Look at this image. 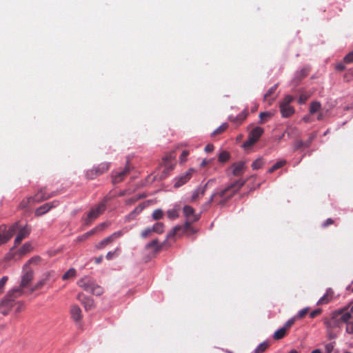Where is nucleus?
Here are the masks:
<instances>
[{"mask_svg":"<svg viewBox=\"0 0 353 353\" xmlns=\"http://www.w3.org/2000/svg\"><path fill=\"white\" fill-rule=\"evenodd\" d=\"M58 205H59V201H54L52 202L46 203L36 209L35 215L37 216H41L44 214H46V212H48L52 208L57 206Z\"/></svg>","mask_w":353,"mask_h":353,"instance_id":"2eb2a0df","label":"nucleus"},{"mask_svg":"<svg viewBox=\"0 0 353 353\" xmlns=\"http://www.w3.org/2000/svg\"><path fill=\"white\" fill-rule=\"evenodd\" d=\"M40 261V257L39 256H34V257H32L31 258L28 262L26 264H28V266L29 265V264L30 263H37L39 261Z\"/></svg>","mask_w":353,"mask_h":353,"instance_id":"69168bd1","label":"nucleus"},{"mask_svg":"<svg viewBox=\"0 0 353 353\" xmlns=\"http://www.w3.org/2000/svg\"><path fill=\"white\" fill-rule=\"evenodd\" d=\"M264 132L263 128L261 127H255L250 132L249 136L254 138L256 141H258Z\"/></svg>","mask_w":353,"mask_h":353,"instance_id":"a878e982","label":"nucleus"},{"mask_svg":"<svg viewBox=\"0 0 353 353\" xmlns=\"http://www.w3.org/2000/svg\"><path fill=\"white\" fill-rule=\"evenodd\" d=\"M256 141H256L254 138L248 135V139L243 143V146L245 149L249 148L252 147Z\"/></svg>","mask_w":353,"mask_h":353,"instance_id":"a18cd8bd","label":"nucleus"},{"mask_svg":"<svg viewBox=\"0 0 353 353\" xmlns=\"http://www.w3.org/2000/svg\"><path fill=\"white\" fill-rule=\"evenodd\" d=\"M334 349V345L332 343H327L325 345V350L326 353H331Z\"/></svg>","mask_w":353,"mask_h":353,"instance_id":"0e129e2a","label":"nucleus"},{"mask_svg":"<svg viewBox=\"0 0 353 353\" xmlns=\"http://www.w3.org/2000/svg\"><path fill=\"white\" fill-rule=\"evenodd\" d=\"M163 224L162 222H157L156 224L154 225L153 228H152V232H155L157 233H161L163 231Z\"/></svg>","mask_w":353,"mask_h":353,"instance_id":"79ce46f5","label":"nucleus"},{"mask_svg":"<svg viewBox=\"0 0 353 353\" xmlns=\"http://www.w3.org/2000/svg\"><path fill=\"white\" fill-rule=\"evenodd\" d=\"M301 148H306L305 142L301 140L296 141L294 144V149L299 150Z\"/></svg>","mask_w":353,"mask_h":353,"instance_id":"3c124183","label":"nucleus"},{"mask_svg":"<svg viewBox=\"0 0 353 353\" xmlns=\"http://www.w3.org/2000/svg\"><path fill=\"white\" fill-rule=\"evenodd\" d=\"M346 332L350 334H353V322H350L347 324Z\"/></svg>","mask_w":353,"mask_h":353,"instance_id":"e2e57ef3","label":"nucleus"},{"mask_svg":"<svg viewBox=\"0 0 353 353\" xmlns=\"http://www.w3.org/2000/svg\"><path fill=\"white\" fill-rule=\"evenodd\" d=\"M194 172V169L190 168L184 173L176 177L174 179V187L178 188L185 184L192 178Z\"/></svg>","mask_w":353,"mask_h":353,"instance_id":"6e6552de","label":"nucleus"},{"mask_svg":"<svg viewBox=\"0 0 353 353\" xmlns=\"http://www.w3.org/2000/svg\"><path fill=\"white\" fill-rule=\"evenodd\" d=\"M143 209V206L139 205L130 214L131 219H134V214H139Z\"/></svg>","mask_w":353,"mask_h":353,"instance_id":"4d7b16f0","label":"nucleus"},{"mask_svg":"<svg viewBox=\"0 0 353 353\" xmlns=\"http://www.w3.org/2000/svg\"><path fill=\"white\" fill-rule=\"evenodd\" d=\"M228 128V123H223L221 126H219L218 128H216L215 130L213 131L212 133V137L216 136L218 134H220L223 133L224 131L226 130V129Z\"/></svg>","mask_w":353,"mask_h":353,"instance_id":"f704fd0d","label":"nucleus"},{"mask_svg":"<svg viewBox=\"0 0 353 353\" xmlns=\"http://www.w3.org/2000/svg\"><path fill=\"white\" fill-rule=\"evenodd\" d=\"M33 279V270L28 268V264H26L23 268L19 285L12 288V292L11 293H14L17 296H21L31 294L35 291L34 285H32Z\"/></svg>","mask_w":353,"mask_h":353,"instance_id":"f03ea898","label":"nucleus"},{"mask_svg":"<svg viewBox=\"0 0 353 353\" xmlns=\"http://www.w3.org/2000/svg\"><path fill=\"white\" fill-rule=\"evenodd\" d=\"M296 319V316H294L290 319H288L286 323H285V325H283V327L287 330L288 329H289L293 324L295 322Z\"/></svg>","mask_w":353,"mask_h":353,"instance_id":"603ef678","label":"nucleus"},{"mask_svg":"<svg viewBox=\"0 0 353 353\" xmlns=\"http://www.w3.org/2000/svg\"><path fill=\"white\" fill-rule=\"evenodd\" d=\"M316 134L315 132L312 133L311 134H310L308 139L305 141H304L305 143V147L306 148H309L312 142L316 138Z\"/></svg>","mask_w":353,"mask_h":353,"instance_id":"8fccbe9b","label":"nucleus"},{"mask_svg":"<svg viewBox=\"0 0 353 353\" xmlns=\"http://www.w3.org/2000/svg\"><path fill=\"white\" fill-rule=\"evenodd\" d=\"M145 248L146 249L152 248L154 250V251L157 252L159 250H160L161 246L159 245L157 239H154L152 241H150L146 244Z\"/></svg>","mask_w":353,"mask_h":353,"instance_id":"2f4dec72","label":"nucleus"},{"mask_svg":"<svg viewBox=\"0 0 353 353\" xmlns=\"http://www.w3.org/2000/svg\"><path fill=\"white\" fill-rule=\"evenodd\" d=\"M276 88L277 85H274V86L271 87L264 95V98L267 99L268 97H270L273 93H274Z\"/></svg>","mask_w":353,"mask_h":353,"instance_id":"6e6d98bb","label":"nucleus"},{"mask_svg":"<svg viewBox=\"0 0 353 353\" xmlns=\"http://www.w3.org/2000/svg\"><path fill=\"white\" fill-rule=\"evenodd\" d=\"M311 96L310 93L308 92H302L301 93L299 99H298V103L299 104H303L306 102V101L310 98Z\"/></svg>","mask_w":353,"mask_h":353,"instance_id":"4c0bfd02","label":"nucleus"},{"mask_svg":"<svg viewBox=\"0 0 353 353\" xmlns=\"http://www.w3.org/2000/svg\"><path fill=\"white\" fill-rule=\"evenodd\" d=\"M33 249L32 243L30 242H27L24 243L18 250V254L19 256L25 255L29 252H30Z\"/></svg>","mask_w":353,"mask_h":353,"instance_id":"b1692460","label":"nucleus"},{"mask_svg":"<svg viewBox=\"0 0 353 353\" xmlns=\"http://www.w3.org/2000/svg\"><path fill=\"white\" fill-rule=\"evenodd\" d=\"M244 184L245 181H236L225 189L212 194L210 201L223 206Z\"/></svg>","mask_w":353,"mask_h":353,"instance_id":"7ed1b4c3","label":"nucleus"},{"mask_svg":"<svg viewBox=\"0 0 353 353\" xmlns=\"http://www.w3.org/2000/svg\"><path fill=\"white\" fill-rule=\"evenodd\" d=\"M77 299L83 305L85 310H90L93 307L94 301L91 298L85 297L83 294H79Z\"/></svg>","mask_w":353,"mask_h":353,"instance_id":"dca6fc26","label":"nucleus"},{"mask_svg":"<svg viewBox=\"0 0 353 353\" xmlns=\"http://www.w3.org/2000/svg\"><path fill=\"white\" fill-rule=\"evenodd\" d=\"M343 61L345 63H353V52L348 53L344 58Z\"/></svg>","mask_w":353,"mask_h":353,"instance_id":"5fc2aeb1","label":"nucleus"},{"mask_svg":"<svg viewBox=\"0 0 353 353\" xmlns=\"http://www.w3.org/2000/svg\"><path fill=\"white\" fill-rule=\"evenodd\" d=\"M334 296V292L331 288H327L325 294L319 299L317 305H323L328 303Z\"/></svg>","mask_w":353,"mask_h":353,"instance_id":"a211bd4d","label":"nucleus"},{"mask_svg":"<svg viewBox=\"0 0 353 353\" xmlns=\"http://www.w3.org/2000/svg\"><path fill=\"white\" fill-rule=\"evenodd\" d=\"M152 232V228H147L145 230H144L142 232H141V236L143 238H146L148 237V236L150 235V234Z\"/></svg>","mask_w":353,"mask_h":353,"instance_id":"052dcab7","label":"nucleus"},{"mask_svg":"<svg viewBox=\"0 0 353 353\" xmlns=\"http://www.w3.org/2000/svg\"><path fill=\"white\" fill-rule=\"evenodd\" d=\"M308 311H309L308 307H306L301 310L300 311H299L297 314L295 316H296V319L303 318L308 312Z\"/></svg>","mask_w":353,"mask_h":353,"instance_id":"864d4df0","label":"nucleus"},{"mask_svg":"<svg viewBox=\"0 0 353 353\" xmlns=\"http://www.w3.org/2000/svg\"><path fill=\"white\" fill-rule=\"evenodd\" d=\"M346 310L347 307H344L333 312L331 316L332 319H338L340 323L343 322L347 324L350 323L349 321L352 318V312L351 311L344 312Z\"/></svg>","mask_w":353,"mask_h":353,"instance_id":"9d476101","label":"nucleus"},{"mask_svg":"<svg viewBox=\"0 0 353 353\" xmlns=\"http://www.w3.org/2000/svg\"><path fill=\"white\" fill-rule=\"evenodd\" d=\"M189 154V152L187 150H183L180 156L181 162H184L186 161V158Z\"/></svg>","mask_w":353,"mask_h":353,"instance_id":"680f3d73","label":"nucleus"},{"mask_svg":"<svg viewBox=\"0 0 353 353\" xmlns=\"http://www.w3.org/2000/svg\"><path fill=\"white\" fill-rule=\"evenodd\" d=\"M334 321L333 323L328 320H325L324 321L325 325L327 328H332L334 327H339L340 326V322L338 319H332Z\"/></svg>","mask_w":353,"mask_h":353,"instance_id":"37998d69","label":"nucleus"},{"mask_svg":"<svg viewBox=\"0 0 353 353\" xmlns=\"http://www.w3.org/2000/svg\"><path fill=\"white\" fill-rule=\"evenodd\" d=\"M285 164H286V161H285V160L279 161L276 162V163H274L269 169L268 172L270 173H272L273 172H274L275 170H278L279 168H282L283 166H284Z\"/></svg>","mask_w":353,"mask_h":353,"instance_id":"72a5a7b5","label":"nucleus"},{"mask_svg":"<svg viewBox=\"0 0 353 353\" xmlns=\"http://www.w3.org/2000/svg\"><path fill=\"white\" fill-rule=\"evenodd\" d=\"M78 285L82 288L86 292H90L94 295L99 296L103 294V288L97 285L88 276L81 278L78 281Z\"/></svg>","mask_w":353,"mask_h":353,"instance_id":"20e7f679","label":"nucleus"},{"mask_svg":"<svg viewBox=\"0 0 353 353\" xmlns=\"http://www.w3.org/2000/svg\"><path fill=\"white\" fill-rule=\"evenodd\" d=\"M256 141H256L254 138L248 135V139L243 143V146L245 149L249 148L252 147Z\"/></svg>","mask_w":353,"mask_h":353,"instance_id":"c03bdc74","label":"nucleus"},{"mask_svg":"<svg viewBox=\"0 0 353 353\" xmlns=\"http://www.w3.org/2000/svg\"><path fill=\"white\" fill-rule=\"evenodd\" d=\"M121 232H114V234H112V235H110V236L104 239L103 240H102L101 241H100L97 245H96V248L97 249H101L103 248H104L105 246H106L108 244H109L110 243L112 242L116 238L119 237L121 236Z\"/></svg>","mask_w":353,"mask_h":353,"instance_id":"f3484780","label":"nucleus"},{"mask_svg":"<svg viewBox=\"0 0 353 353\" xmlns=\"http://www.w3.org/2000/svg\"><path fill=\"white\" fill-rule=\"evenodd\" d=\"M280 112L281 114L282 117L283 118H288L293 115L295 112V110L294 107L291 105L288 106H283L279 105Z\"/></svg>","mask_w":353,"mask_h":353,"instance_id":"aec40b11","label":"nucleus"},{"mask_svg":"<svg viewBox=\"0 0 353 353\" xmlns=\"http://www.w3.org/2000/svg\"><path fill=\"white\" fill-rule=\"evenodd\" d=\"M263 159L262 158H259L252 163V168L253 170H257L261 168L263 165Z\"/></svg>","mask_w":353,"mask_h":353,"instance_id":"58836bf2","label":"nucleus"},{"mask_svg":"<svg viewBox=\"0 0 353 353\" xmlns=\"http://www.w3.org/2000/svg\"><path fill=\"white\" fill-rule=\"evenodd\" d=\"M54 281V272H47L43 274L37 283L34 285L35 291L41 289L43 285L47 284L49 281Z\"/></svg>","mask_w":353,"mask_h":353,"instance_id":"f8f14e48","label":"nucleus"},{"mask_svg":"<svg viewBox=\"0 0 353 353\" xmlns=\"http://www.w3.org/2000/svg\"><path fill=\"white\" fill-rule=\"evenodd\" d=\"M321 108V104L319 101H312L310 105V113L313 114L317 112Z\"/></svg>","mask_w":353,"mask_h":353,"instance_id":"c756f323","label":"nucleus"},{"mask_svg":"<svg viewBox=\"0 0 353 353\" xmlns=\"http://www.w3.org/2000/svg\"><path fill=\"white\" fill-rule=\"evenodd\" d=\"M14 305H17V307L15 309L16 313L20 312L24 307V303L21 301H19L17 303L14 302Z\"/></svg>","mask_w":353,"mask_h":353,"instance_id":"13d9d810","label":"nucleus"},{"mask_svg":"<svg viewBox=\"0 0 353 353\" xmlns=\"http://www.w3.org/2000/svg\"><path fill=\"white\" fill-rule=\"evenodd\" d=\"M344 81L349 82L353 79V69H349L343 76Z\"/></svg>","mask_w":353,"mask_h":353,"instance_id":"de8ad7c7","label":"nucleus"},{"mask_svg":"<svg viewBox=\"0 0 353 353\" xmlns=\"http://www.w3.org/2000/svg\"><path fill=\"white\" fill-rule=\"evenodd\" d=\"M57 194L56 192H52L50 193L47 192L46 187L41 188L38 192L33 196V199L36 203H39L43 201L49 199Z\"/></svg>","mask_w":353,"mask_h":353,"instance_id":"9b49d317","label":"nucleus"},{"mask_svg":"<svg viewBox=\"0 0 353 353\" xmlns=\"http://www.w3.org/2000/svg\"><path fill=\"white\" fill-rule=\"evenodd\" d=\"M232 174L234 176H240L243 172L245 169V163L243 161H239L234 163L232 165Z\"/></svg>","mask_w":353,"mask_h":353,"instance_id":"412c9836","label":"nucleus"},{"mask_svg":"<svg viewBox=\"0 0 353 353\" xmlns=\"http://www.w3.org/2000/svg\"><path fill=\"white\" fill-rule=\"evenodd\" d=\"M107 226H108L107 223L105 222H103V223H100L99 225H98L94 228L87 232L85 233V236H91L97 233L102 232Z\"/></svg>","mask_w":353,"mask_h":353,"instance_id":"393cba45","label":"nucleus"},{"mask_svg":"<svg viewBox=\"0 0 353 353\" xmlns=\"http://www.w3.org/2000/svg\"><path fill=\"white\" fill-rule=\"evenodd\" d=\"M230 154L227 151H223L221 152L219 155V161L220 162H226L230 159Z\"/></svg>","mask_w":353,"mask_h":353,"instance_id":"a19ab883","label":"nucleus"},{"mask_svg":"<svg viewBox=\"0 0 353 353\" xmlns=\"http://www.w3.org/2000/svg\"><path fill=\"white\" fill-rule=\"evenodd\" d=\"M179 216V208L178 207H174L172 209H170L167 211V217L169 219H177Z\"/></svg>","mask_w":353,"mask_h":353,"instance_id":"bb28decb","label":"nucleus"},{"mask_svg":"<svg viewBox=\"0 0 353 353\" xmlns=\"http://www.w3.org/2000/svg\"><path fill=\"white\" fill-rule=\"evenodd\" d=\"M192 222L185 221L183 223V225H177L173 228V229L168 233V238L171 239L175 234L180 235L183 233H190V230L192 228L191 223Z\"/></svg>","mask_w":353,"mask_h":353,"instance_id":"1a4fd4ad","label":"nucleus"},{"mask_svg":"<svg viewBox=\"0 0 353 353\" xmlns=\"http://www.w3.org/2000/svg\"><path fill=\"white\" fill-rule=\"evenodd\" d=\"M286 331L287 330L283 327L279 329L274 333V335H273L274 339L279 340V339H283L285 336V335L286 334Z\"/></svg>","mask_w":353,"mask_h":353,"instance_id":"7c9ffc66","label":"nucleus"},{"mask_svg":"<svg viewBox=\"0 0 353 353\" xmlns=\"http://www.w3.org/2000/svg\"><path fill=\"white\" fill-rule=\"evenodd\" d=\"M248 115V110L245 109L241 113L236 117H230V121L234 123L236 125H240L246 119Z\"/></svg>","mask_w":353,"mask_h":353,"instance_id":"6ab92c4d","label":"nucleus"},{"mask_svg":"<svg viewBox=\"0 0 353 353\" xmlns=\"http://www.w3.org/2000/svg\"><path fill=\"white\" fill-rule=\"evenodd\" d=\"M76 275V270L74 268L69 269L63 276V280H68L70 278L74 277Z\"/></svg>","mask_w":353,"mask_h":353,"instance_id":"e433bc0d","label":"nucleus"},{"mask_svg":"<svg viewBox=\"0 0 353 353\" xmlns=\"http://www.w3.org/2000/svg\"><path fill=\"white\" fill-rule=\"evenodd\" d=\"M335 68H336V70H337L339 71H343L345 69V66L344 63H339L336 64Z\"/></svg>","mask_w":353,"mask_h":353,"instance_id":"338daca9","label":"nucleus"},{"mask_svg":"<svg viewBox=\"0 0 353 353\" xmlns=\"http://www.w3.org/2000/svg\"><path fill=\"white\" fill-rule=\"evenodd\" d=\"M131 170V167L130 166L129 163H128L125 167L123 170H122L120 172H112V183L116 184L121 183L124 180V179L128 176Z\"/></svg>","mask_w":353,"mask_h":353,"instance_id":"ddd939ff","label":"nucleus"},{"mask_svg":"<svg viewBox=\"0 0 353 353\" xmlns=\"http://www.w3.org/2000/svg\"><path fill=\"white\" fill-rule=\"evenodd\" d=\"M8 281V277L7 276H3L0 279V294L3 292L6 284Z\"/></svg>","mask_w":353,"mask_h":353,"instance_id":"09e8293b","label":"nucleus"},{"mask_svg":"<svg viewBox=\"0 0 353 353\" xmlns=\"http://www.w3.org/2000/svg\"><path fill=\"white\" fill-rule=\"evenodd\" d=\"M272 114L270 112H261L259 114L260 121L259 123L263 124L266 123L271 117Z\"/></svg>","mask_w":353,"mask_h":353,"instance_id":"473e14b6","label":"nucleus"},{"mask_svg":"<svg viewBox=\"0 0 353 353\" xmlns=\"http://www.w3.org/2000/svg\"><path fill=\"white\" fill-rule=\"evenodd\" d=\"M183 213L187 219L194 218V221H197L199 218L194 215V210L192 207L185 205L183 208Z\"/></svg>","mask_w":353,"mask_h":353,"instance_id":"4be33fe9","label":"nucleus"},{"mask_svg":"<svg viewBox=\"0 0 353 353\" xmlns=\"http://www.w3.org/2000/svg\"><path fill=\"white\" fill-rule=\"evenodd\" d=\"M105 210V201H102L96 206L93 207L88 213V217L90 219H96L99 218Z\"/></svg>","mask_w":353,"mask_h":353,"instance_id":"4468645a","label":"nucleus"},{"mask_svg":"<svg viewBox=\"0 0 353 353\" xmlns=\"http://www.w3.org/2000/svg\"><path fill=\"white\" fill-rule=\"evenodd\" d=\"M294 97L291 95H286L283 100L280 102L279 105L288 106L290 105V103L293 101Z\"/></svg>","mask_w":353,"mask_h":353,"instance_id":"ea45409f","label":"nucleus"},{"mask_svg":"<svg viewBox=\"0 0 353 353\" xmlns=\"http://www.w3.org/2000/svg\"><path fill=\"white\" fill-rule=\"evenodd\" d=\"M205 188H199L196 190H195L192 194L191 201H195L200 196H203L205 193Z\"/></svg>","mask_w":353,"mask_h":353,"instance_id":"c85d7f7f","label":"nucleus"},{"mask_svg":"<svg viewBox=\"0 0 353 353\" xmlns=\"http://www.w3.org/2000/svg\"><path fill=\"white\" fill-rule=\"evenodd\" d=\"M321 312H322L321 309H320V308L316 309L310 313V317L312 319H314V317H316V316L320 314L321 313Z\"/></svg>","mask_w":353,"mask_h":353,"instance_id":"bf43d9fd","label":"nucleus"},{"mask_svg":"<svg viewBox=\"0 0 353 353\" xmlns=\"http://www.w3.org/2000/svg\"><path fill=\"white\" fill-rule=\"evenodd\" d=\"M12 290L10 289L6 295L0 300V312L3 315H7L14 305V301L16 299L21 297L17 296L14 293H11Z\"/></svg>","mask_w":353,"mask_h":353,"instance_id":"39448f33","label":"nucleus"},{"mask_svg":"<svg viewBox=\"0 0 353 353\" xmlns=\"http://www.w3.org/2000/svg\"><path fill=\"white\" fill-rule=\"evenodd\" d=\"M163 212L161 209L155 210L152 213V218L155 220H159L163 219Z\"/></svg>","mask_w":353,"mask_h":353,"instance_id":"49530a36","label":"nucleus"},{"mask_svg":"<svg viewBox=\"0 0 353 353\" xmlns=\"http://www.w3.org/2000/svg\"><path fill=\"white\" fill-rule=\"evenodd\" d=\"M214 145L212 144H208L205 147V151L207 152H212L214 150Z\"/></svg>","mask_w":353,"mask_h":353,"instance_id":"774afa93","label":"nucleus"},{"mask_svg":"<svg viewBox=\"0 0 353 353\" xmlns=\"http://www.w3.org/2000/svg\"><path fill=\"white\" fill-rule=\"evenodd\" d=\"M269 344L267 341L260 343L254 350V353H262L268 347Z\"/></svg>","mask_w":353,"mask_h":353,"instance_id":"c9c22d12","label":"nucleus"},{"mask_svg":"<svg viewBox=\"0 0 353 353\" xmlns=\"http://www.w3.org/2000/svg\"><path fill=\"white\" fill-rule=\"evenodd\" d=\"M176 154L174 152H171L166 154L162 159L161 165L164 167V170L161 176V178H165L171 172L175 165Z\"/></svg>","mask_w":353,"mask_h":353,"instance_id":"423d86ee","label":"nucleus"},{"mask_svg":"<svg viewBox=\"0 0 353 353\" xmlns=\"http://www.w3.org/2000/svg\"><path fill=\"white\" fill-rule=\"evenodd\" d=\"M70 314L72 319L78 321L81 319V310L77 305H72L70 309Z\"/></svg>","mask_w":353,"mask_h":353,"instance_id":"5701e85b","label":"nucleus"},{"mask_svg":"<svg viewBox=\"0 0 353 353\" xmlns=\"http://www.w3.org/2000/svg\"><path fill=\"white\" fill-rule=\"evenodd\" d=\"M30 232V227L27 224H21L20 222H15L8 230H6L5 225H1L0 227V245L6 243L14 235H16L14 246H17L29 235Z\"/></svg>","mask_w":353,"mask_h":353,"instance_id":"f257e3e1","label":"nucleus"},{"mask_svg":"<svg viewBox=\"0 0 353 353\" xmlns=\"http://www.w3.org/2000/svg\"><path fill=\"white\" fill-rule=\"evenodd\" d=\"M34 203H36V202L34 201V199H33V196H30V197L23 199L21 201L19 206L21 208L23 209V208H28L29 205H33Z\"/></svg>","mask_w":353,"mask_h":353,"instance_id":"cd10ccee","label":"nucleus"},{"mask_svg":"<svg viewBox=\"0 0 353 353\" xmlns=\"http://www.w3.org/2000/svg\"><path fill=\"white\" fill-rule=\"evenodd\" d=\"M110 168V163L107 162H103L94 167L86 172V176L88 179H93L97 176L101 175L103 173L106 172Z\"/></svg>","mask_w":353,"mask_h":353,"instance_id":"0eeeda50","label":"nucleus"}]
</instances>
